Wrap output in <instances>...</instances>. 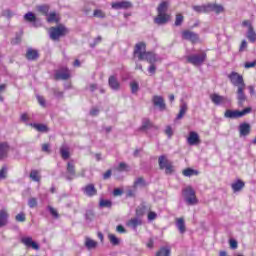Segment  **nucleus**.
<instances>
[{"instance_id":"obj_1","label":"nucleus","mask_w":256,"mask_h":256,"mask_svg":"<svg viewBox=\"0 0 256 256\" xmlns=\"http://www.w3.org/2000/svg\"><path fill=\"white\" fill-rule=\"evenodd\" d=\"M147 45L144 42L136 44L134 49L135 57H138L139 61H147L150 64L157 63V55L153 52H147Z\"/></svg>"},{"instance_id":"obj_2","label":"nucleus","mask_w":256,"mask_h":256,"mask_svg":"<svg viewBox=\"0 0 256 256\" xmlns=\"http://www.w3.org/2000/svg\"><path fill=\"white\" fill-rule=\"evenodd\" d=\"M192 9L193 11H196V13H211V11H213L216 13V15H219V13H223V11H225V8H223L222 5L211 3L201 6H193Z\"/></svg>"},{"instance_id":"obj_3","label":"nucleus","mask_w":256,"mask_h":256,"mask_svg":"<svg viewBox=\"0 0 256 256\" xmlns=\"http://www.w3.org/2000/svg\"><path fill=\"white\" fill-rule=\"evenodd\" d=\"M253 109L251 107H247L243 110H231L228 109L224 113L225 119H241V117H245V115H249Z\"/></svg>"},{"instance_id":"obj_4","label":"nucleus","mask_w":256,"mask_h":256,"mask_svg":"<svg viewBox=\"0 0 256 256\" xmlns=\"http://www.w3.org/2000/svg\"><path fill=\"white\" fill-rule=\"evenodd\" d=\"M67 33H69V31L66 29L65 26L61 24L56 27H51L49 29V35L52 41H59V39H61V37H65Z\"/></svg>"},{"instance_id":"obj_5","label":"nucleus","mask_w":256,"mask_h":256,"mask_svg":"<svg viewBox=\"0 0 256 256\" xmlns=\"http://www.w3.org/2000/svg\"><path fill=\"white\" fill-rule=\"evenodd\" d=\"M207 60V53L201 52L200 54H192L186 57L187 63L194 65V67H201Z\"/></svg>"},{"instance_id":"obj_6","label":"nucleus","mask_w":256,"mask_h":256,"mask_svg":"<svg viewBox=\"0 0 256 256\" xmlns=\"http://www.w3.org/2000/svg\"><path fill=\"white\" fill-rule=\"evenodd\" d=\"M183 195L187 205H197V203H199V200H197V196L195 195V190L191 186H188L183 190Z\"/></svg>"},{"instance_id":"obj_7","label":"nucleus","mask_w":256,"mask_h":256,"mask_svg":"<svg viewBox=\"0 0 256 256\" xmlns=\"http://www.w3.org/2000/svg\"><path fill=\"white\" fill-rule=\"evenodd\" d=\"M158 165L160 169H165L166 175H171V173H173V164L169 162V159H167V156L165 155L159 156Z\"/></svg>"},{"instance_id":"obj_8","label":"nucleus","mask_w":256,"mask_h":256,"mask_svg":"<svg viewBox=\"0 0 256 256\" xmlns=\"http://www.w3.org/2000/svg\"><path fill=\"white\" fill-rule=\"evenodd\" d=\"M228 79L230 80V83L234 87H237V88L246 87L245 80L243 79V76L237 72H231L230 74H228Z\"/></svg>"},{"instance_id":"obj_9","label":"nucleus","mask_w":256,"mask_h":256,"mask_svg":"<svg viewBox=\"0 0 256 256\" xmlns=\"http://www.w3.org/2000/svg\"><path fill=\"white\" fill-rule=\"evenodd\" d=\"M210 99H211L212 103L216 106L227 105V103H231V100H229V98H227V96H221L217 93L211 94Z\"/></svg>"},{"instance_id":"obj_10","label":"nucleus","mask_w":256,"mask_h":256,"mask_svg":"<svg viewBox=\"0 0 256 256\" xmlns=\"http://www.w3.org/2000/svg\"><path fill=\"white\" fill-rule=\"evenodd\" d=\"M75 162L74 161H69L66 166V174H65V179L67 181H73L75 179Z\"/></svg>"},{"instance_id":"obj_11","label":"nucleus","mask_w":256,"mask_h":256,"mask_svg":"<svg viewBox=\"0 0 256 256\" xmlns=\"http://www.w3.org/2000/svg\"><path fill=\"white\" fill-rule=\"evenodd\" d=\"M152 103L154 107H158L160 111H165L167 109V104H165V99L163 96L154 95L152 97Z\"/></svg>"},{"instance_id":"obj_12","label":"nucleus","mask_w":256,"mask_h":256,"mask_svg":"<svg viewBox=\"0 0 256 256\" xmlns=\"http://www.w3.org/2000/svg\"><path fill=\"white\" fill-rule=\"evenodd\" d=\"M236 98L238 101V107H243L245 101H247V95H245V86H240L236 91Z\"/></svg>"},{"instance_id":"obj_13","label":"nucleus","mask_w":256,"mask_h":256,"mask_svg":"<svg viewBox=\"0 0 256 256\" xmlns=\"http://www.w3.org/2000/svg\"><path fill=\"white\" fill-rule=\"evenodd\" d=\"M182 39H185L186 41H191V43H197V41H199V34L190 30H184L182 32Z\"/></svg>"},{"instance_id":"obj_14","label":"nucleus","mask_w":256,"mask_h":256,"mask_svg":"<svg viewBox=\"0 0 256 256\" xmlns=\"http://www.w3.org/2000/svg\"><path fill=\"white\" fill-rule=\"evenodd\" d=\"M21 243H23V245H25V247H31L35 251H39V244H37V242L33 241L32 237H29V236L22 237Z\"/></svg>"},{"instance_id":"obj_15","label":"nucleus","mask_w":256,"mask_h":256,"mask_svg":"<svg viewBox=\"0 0 256 256\" xmlns=\"http://www.w3.org/2000/svg\"><path fill=\"white\" fill-rule=\"evenodd\" d=\"M188 145H199L201 143V139L199 138V134L195 131H191L189 133V136L187 138Z\"/></svg>"},{"instance_id":"obj_16","label":"nucleus","mask_w":256,"mask_h":256,"mask_svg":"<svg viewBox=\"0 0 256 256\" xmlns=\"http://www.w3.org/2000/svg\"><path fill=\"white\" fill-rule=\"evenodd\" d=\"M108 85L112 91H119L121 89V84L119 83V80H117V77L110 76L108 79Z\"/></svg>"},{"instance_id":"obj_17","label":"nucleus","mask_w":256,"mask_h":256,"mask_svg":"<svg viewBox=\"0 0 256 256\" xmlns=\"http://www.w3.org/2000/svg\"><path fill=\"white\" fill-rule=\"evenodd\" d=\"M131 7H133V3L129 1L112 3V9H131Z\"/></svg>"},{"instance_id":"obj_18","label":"nucleus","mask_w":256,"mask_h":256,"mask_svg":"<svg viewBox=\"0 0 256 256\" xmlns=\"http://www.w3.org/2000/svg\"><path fill=\"white\" fill-rule=\"evenodd\" d=\"M240 137H247L251 133V125L249 123H242L239 125Z\"/></svg>"},{"instance_id":"obj_19","label":"nucleus","mask_w":256,"mask_h":256,"mask_svg":"<svg viewBox=\"0 0 256 256\" xmlns=\"http://www.w3.org/2000/svg\"><path fill=\"white\" fill-rule=\"evenodd\" d=\"M83 191L88 197H94V195H97V188H95L94 184H88L83 188Z\"/></svg>"},{"instance_id":"obj_20","label":"nucleus","mask_w":256,"mask_h":256,"mask_svg":"<svg viewBox=\"0 0 256 256\" xmlns=\"http://www.w3.org/2000/svg\"><path fill=\"white\" fill-rule=\"evenodd\" d=\"M167 21H169V15L163 13H158L157 17L154 19L157 25H165Z\"/></svg>"},{"instance_id":"obj_21","label":"nucleus","mask_w":256,"mask_h":256,"mask_svg":"<svg viewBox=\"0 0 256 256\" xmlns=\"http://www.w3.org/2000/svg\"><path fill=\"white\" fill-rule=\"evenodd\" d=\"M189 109V106L187 105V102H182L180 105V110L178 115L176 116V119L179 121L185 117V114L187 113Z\"/></svg>"},{"instance_id":"obj_22","label":"nucleus","mask_w":256,"mask_h":256,"mask_svg":"<svg viewBox=\"0 0 256 256\" xmlns=\"http://www.w3.org/2000/svg\"><path fill=\"white\" fill-rule=\"evenodd\" d=\"M26 58L28 59V61H35L39 59V52L37 50L29 48L26 52Z\"/></svg>"},{"instance_id":"obj_23","label":"nucleus","mask_w":256,"mask_h":256,"mask_svg":"<svg viewBox=\"0 0 256 256\" xmlns=\"http://www.w3.org/2000/svg\"><path fill=\"white\" fill-rule=\"evenodd\" d=\"M8 153H9V144L7 142L0 143V159L7 158Z\"/></svg>"},{"instance_id":"obj_24","label":"nucleus","mask_w":256,"mask_h":256,"mask_svg":"<svg viewBox=\"0 0 256 256\" xmlns=\"http://www.w3.org/2000/svg\"><path fill=\"white\" fill-rule=\"evenodd\" d=\"M176 227H177L179 233H181V235H183V233H185V231H187V228L185 226V219L177 218L176 219Z\"/></svg>"},{"instance_id":"obj_25","label":"nucleus","mask_w":256,"mask_h":256,"mask_svg":"<svg viewBox=\"0 0 256 256\" xmlns=\"http://www.w3.org/2000/svg\"><path fill=\"white\" fill-rule=\"evenodd\" d=\"M143 224V221L139 218H132L127 222V226L131 227V229H137L139 226Z\"/></svg>"},{"instance_id":"obj_26","label":"nucleus","mask_w":256,"mask_h":256,"mask_svg":"<svg viewBox=\"0 0 256 256\" xmlns=\"http://www.w3.org/2000/svg\"><path fill=\"white\" fill-rule=\"evenodd\" d=\"M231 187L234 193H238V191H241V189L245 187V182L242 180H237L236 182L231 184Z\"/></svg>"},{"instance_id":"obj_27","label":"nucleus","mask_w":256,"mask_h":256,"mask_svg":"<svg viewBox=\"0 0 256 256\" xmlns=\"http://www.w3.org/2000/svg\"><path fill=\"white\" fill-rule=\"evenodd\" d=\"M56 79H61L62 81H67L69 77H71V74L69 73V70L64 71H58L55 75Z\"/></svg>"},{"instance_id":"obj_28","label":"nucleus","mask_w":256,"mask_h":256,"mask_svg":"<svg viewBox=\"0 0 256 256\" xmlns=\"http://www.w3.org/2000/svg\"><path fill=\"white\" fill-rule=\"evenodd\" d=\"M46 17L47 23H59V15H57V12H50Z\"/></svg>"},{"instance_id":"obj_29","label":"nucleus","mask_w":256,"mask_h":256,"mask_svg":"<svg viewBox=\"0 0 256 256\" xmlns=\"http://www.w3.org/2000/svg\"><path fill=\"white\" fill-rule=\"evenodd\" d=\"M30 126L36 129V131H39L40 133H47V131H49V128L45 124L31 123Z\"/></svg>"},{"instance_id":"obj_30","label":"nucleus","mask_w":256,"mask_h":256,"mask_svg":"<svg viewBox=\"0 0 256 256\" xmlns=\"http://www.w3.org/2000/svg\"><path fill=\"white\" fill-rule=\"evenodd\" d=\"M167 9H169V1H163L159 4L157 13L167 14Z\"/></svg>"},{"instance_id":"obj_31","label":"nucleus","mask_w":256,"mask_h":256,"mask_svg":"<svg viewBox=\"0 0 256 256\" xmlns=\"http://www.w3.org/2000/svg\"><path fill=\"white\" fill-rule=\"evenodd\" d=\"M85 247L88 249V251H91V249H96L97 248V241H95L91 238H86Z\"/></svg>"},{"instance_id":"obj_32","label":"nucleus","mask_w":256,"mask_h":256,"mask_svg":"<svg viewBox=\"0 0 256 256\" xmlns=\"http://www.w3.org/2000/svg\"><path fill=\"white\" fill-rule=\"evenodd\" d=\"M60 154H61L62 159H64V160L69 159L70 154H69V148L67 147V145H62L60 147Z\"/></svg>"},{"instance_id":"obj_33","label":"nucleus","mask_w":256,"mask_h":256,"mask_svg":"<svg viewBox=\"0 0 256 256\" xmlns=\"http://www.w3.org/2000/svg\"><path fill=\"white\" fill-rule=\"evenodd\" d=\"M108 239H109L111 245H113L114 247H117V245H119L121 243V239L117 238V236H115V234H108Z\"/></svg>"},{"instance_id":"obj_34","label":"nucleus","mask_w":256,"mask_h":256,"mask_svg":"<svg viewBox=\"0 0 256 256\" xmlns=\"http://www.w3.org/2000/svg\"><path fill=\"white\" fill-rule=\"evenodd\" d=\"M247 39H249V41L251 43H255V41H256V33H255V30L253 29V27H251V26H250V29H248Z\"/></svg>"},{"instance_id":"obj_35","label":"nucleus","mask_w":256,"mask_h":256,"mask_svg":"<svg viewBox=\"0 0 256 256\" xmlns=\"http://www.w3.org/2000/svg\"><path fill=\"white\" fill-rule=\"evenodd\" d=\"M25 21H28V23H35L37 21V16L33 14V12H28L24 15Z\"/></svg>"},{"instance_id":"obj_36","label":"nucleus","mask_w":256,"mask_h":256,"mask_svg":"<svg viewBox=\"0 0 256 256\" xmlns=\"http://www.w3.org/2000/svg\"><path fill=\"white\" fill-rule=\"evenodd\" d=\"M156 256H171V249H169L168 247H162L156 253Z\"/></svg>"},{"instance_id":"obj_37","label":"nucleus","mask_w":256,"mask_h":256,"mask_svg":"<svg viewBox=\"0 0 256 256\" xmlns=\"http://www.w3.org/2000/svg\"><path fill=\"white\" fill-rule=\"evenodd\" d=\"M0 219L6 225H7V223H9V213L7 212V210H5V209L0 210Z\"/></svg>"},{"instance_id":"obj_38","label":"nucleus","mask_w":256,"mask_h":256,"mask_svg":"<svg viewBox=\"0 0 256 256\" xmlns=\"http://www.w3.org/2000/svg\"><path fill=\"white\" fill-rule=\"evenodd\" d=\"M182 175H184V177H193V175H199V172H197V170L187 168L183 170Z\"/></svg>"},{"instance_id":"obj_39","label":"nucleus","mask_w":256,"mask_h":256,"mask_svg":"<svg viewBox=\"0 0 256 256\" xmlns=\"http://www.w3.org/2000/svg\"><path fill=\"white\" fill-rule=\"evenodd\" d=\"M30 179H32V181H36V183H39V181H41V175H39V171L32 170L30 172Z\"/></svg>"},{"instance_id":"obj_40","label":"nucleus","mask_w":256,"mask_h":256,"mask_svg":"<svg viewBox=\"0 0 256 256\" xmlns=\"http://www.w3.org/2000/svg\"><path fill=\"white\" fill-rule=\"evenodd\" d=\"M93 17H96L97 19H105L107 17V14L101 9H96L93 12Z\"/></svg>"},{"instance_id":"obj_41","label":"nucleus","mask_w":256,"mask_h":256,"mask_svg":"<svg viewBox=\"0 0 256 256\" xmlns=\"http://www.w3.org/2000/svg\"><path fill=\"white\" fill-rule=\"evenodd\" d=\"M37 11H39V13H42L47 17V15H49V5L37 6Z\"/></svg>"},{"instance_id":"obj_42","label":"nucleus","mask_w":256,"mask_h":256,"mask_svg":"<svg viewBox=\"0 0 256 256\" xmlns=\"http://www.w3.org/2000/svg\"><path fill=\"white\" fill-rule=\"evenodd\" d=\"M134 189H137V187H145V179L143 177H139L134 181L133 184Z\"/></svg>"},{"instance_id":"obj_43","label":"nucleus","mask_w":256,"mask_h":256,"mask_svg":"<svg viewBox=\"0 0 256 256\" xmlns=\"http://www.w3.org/2000/svg\"><path fill=\"white\" fill-rule=\"evenodd\" d=\"M151 127H153V123H151V120L144 119L141 129L146 130V129H151Z\"/></svg>"},{"instance_id":"obj_44","label":"nucleus","mask_w":256,"mask_h":256,"mask_svg":"<svg viewBox=\"0 0 256 256\" xmlns=\"http://www.w3.org/2000/svg\"><path fill=\"white\" fill-rule=\"evenodd\" d=\"M27 217L25 216V213L20 212L16 215L15 220L18 221V223H25Z\"/></svg>"},{"instance_id":"obj_45","label":"nucleus","mask_w":256,"mask_h":256,"mask_svg":"<svg viewBox=\"0 0 256 256\" xmlns=\"http://www.w3.org/2000/svg\"><path fill=\"white\" fill-rule=\"evenodd\" d=\"M47 209L54 219H59V212H57V209L53 208V206H48Z\"/></svg>"},{"instance_id":"obj_46","label":"nucleus","mask_w":256,"mask_h":256,"mask_svg":"<svg viewBox=\"0 0 256 256\" xmlns=\"http://www.w3.org/2000/svg\"><path fill=\"white\" fill-rule=\"evenodd\" d=\"M130 87L132 93H137V91H139V83H137L136 81L131 82Z\"/></svg>"},{"instance_id":"obj_47","label":"nucleus","mask_w":256,"mask_h":256,"mask_svg":"<svg viewBox=\"0 0 256 256\" xmlns=\"http://www.w3.org/2000/svg\"><path fill=\"white\" fill-rule=\"evenodd\" d=\"M112 205H113V203L111 202V200H101L100 201V207L111 208Z\"/></svg>"},{"instance_id":"obj_48","label":"nucleus","mask_w":256,"mask_h":256,"mask_svg":"<svg viewBox=\"0 0 256 256\" xmlns=\"http://www.w3.org/2000/svg\"><path fill=\"white\" fill-rule=\"evenodd\" d=\"M182 23H183V15L177 14L176 15V20H175V26L179 27V26L182 25Z\"/></svg>"},{"instance_id":"obj_49","label":"nucleus","mask_w":256,"mask_h":256,"mask_svg":"<svg viewBox=\"0 0 256 256\" xmlns=\"http://www.w3.org/2000/svg\"><path fill=\"white\" fill-rule=\"evenodd\" d=\"M28 206L30 209H34V207H37V198H30L28 200Z\"/></svg>"},{"instance_id":"obj_50","label":"nucleus","mask_w":256,"mask_h":256,"mask_svg":"<svg viewBox=\"0 0 256 256\" xmlns=\"http://www.w3.org/2000/svg\"><path fill=\"white\" fill-rule=\"evenodd\" d=\"M7 177V167L4 166L1 170H0V179H5Z\"/></svg>"},{"instance_id":"obj_51","label":"nucleus","mask_w":256,"mask_h":256,"mask_svg":"<svg viewBox=\"0 0 256 256\" xmlns=\"http://www.w3.org/2000/svg\"><path fill=\"white\" fill-rule=\"evenodd\" d=\"M244 67H245V69H251L253 67H256V60H254L252 62H246Z\"/></svg>"},{"instance_id":"obj_52","label":"nucleus","mask_w":256,"mask_h":256,"mask_svg":"<svg viewBox=\"0 0 256 256\" xmlns=\"http://www.w3.org/2000/svg\"><path fill=\"white\" fill-rule=\"evenodd\" d=\"M165 133L169 137V139H171V137H173V128H171V126H167Z\"/></svg>"},{"instance_id":"obj_53","label":"nucleus","mask_w":256,"mask_h":256,"mask_svg":"<svg viewBox=\"0 0 256 256\" xmlns=\"http://www.w3.org/2000/svg\"><path fill=\"white\" fill-rule=\"evenodd\" d=\"M155 219H157V213L149 212L148 213V221H155Z\"/></svg>"},{"instance_id":"obj_54","label":"nucleus","mask_w":256,"mask_h":256,"mask_svg":"<svg viewBox=\"0 0 256 256\" xmlns=\"http://www.w3.org/2000/svg\"><path fill=\"white\" fill-rule=\"evenodd\" d=\"M113 195L114 197H120V195H123V190H121L120 188H116L113 191Z\"/></svg>"},{"instance_id":"obj_55","label":"nucleus","mask_w":256,"mask_h":256,"mask_svg":"<svg viewBox=\"0 0 256 256\" xmlns=\"http://www.w3.org/2000/svg\"><path fill=\"white\" fill-rule=\"evenodd\" d=\"M229 243H230L231 249H237V247H238L237 240L230 239Z\"/></svg>"},{"instance_id":"obj_56","label":"nucleus","mask_w":256,"mask_h":256,"mask_svg":"<svg viewBox=\"0 0 256 256\" xmlns=\"http://www.w3.org/2000/svg\"><path fill=\"white\" fill-rule=\"evenodd\" d=\"M116 231L117 233H127V230L125 229V227H123V225H118L116 227Z\"/></svg>"},{"instance_id":"obj_57","label":"nucleus","mask_w":256,"mask_h":256,"mask_svg":"<svg viewBox=\"0 0 256 256\" xmlns=\"http://www.w3.org/2000/svg\"><path fill=\"white\" fill-rule=\"evenodd\" d=\"M148 71L152 75H155V71H157V67H155V64H150V67L148 68Z\"/></svg>"},{"instance_id":"obj_58","label":"nucleus","mask_w":256,"mask_h":256,"mask_svg":"<svg viewBox=\"0 0 256 256\" xmlns=\"http://www.w3.org/2000/svg\"><path fill=\"white\" fill-rule=\"evenodd\" d=\"M49 144H43L42 145V151H44V153H51V150L49 149Z\"/></svg>"},{"instance_id":"obj_59","label":"nucleus","mask_w":256,"mask_h":256,"mask_svg":"<svg viewBox=\"0 0 256 256\" xmlns=\"http://www.w3.org/2000/svg\"><path fill=\"white\" fill-rule=\"evenodd\" d=\"M245 49H247V41L243 40L240 45V51H245Z\"/></svg>"},{"instance_id":"obj_60","label":"nucleus","mask_w":256,"mask_h":256,"mask_svg":"<svg viewBox=\"0 0 256 256\" xmlns=\"http://www.w3.org/2000/svg\"><path fill=\"white\" fill-rule=\"evenodd\" d=\"M37 99H38V103H39L42 107H45V98H43V97H41V96H38Z\"/></svg>"},{"instance_id":"obj_61","label":"nucleus","mask_w":256,"mask_h":256,"mask_svg":"<svg viewBox=\"0 0 256 256\" xmlns=\"http://www.w3.org/2000/svg\"><path fill=\"white\" fill-rule=\"evenodd\" d=\"M90 115H92V117H96V115H99V109L93 108V109L90 111Z\"/></svg>"},{"instance_id":"obj_62","label":"nucleus","mask_w":256,"mask_h":256,"mask_svg":"<svg viewBox=\"0 0 256 256\" xmlns=\"http://www.w3.org/2000/svg\"><path fill=\"white\" fill-rule=\"evenodd\" d=\"M242 25H243V27H248V29H251V27H253V26L251 25V22H249V20L243 21V22H242Z\"/></svg>"},{"instance_id":"obj_63","label":"nucleus","mask_w":256,"mask_h":256,"mask_svg":"<svg viewBox=\"0 0 256 256\" xmlns=\"http://www.w3.org/2000/svg\"><path fill=\"white\" fill-rule=\"evenodd\" d=\"M111 177V170L106 171L103 175V179H109Z\"/></svg>"},{"instance_id":"obj_64","label":"nucleus","mask_w":256,"mask_h":256,"mask_svg":"<svg viewBox=\"0 0 256 256\" xmlns=\"http://www.w3.org/2000/svg\"><path fill=\"white\" fill-rule=\"evenodd\" d=\"M155 244V242H153V239H150L149 241H148V243H147V247L149 248V249H153V245Z\"/></svg>"}]
</instances>
